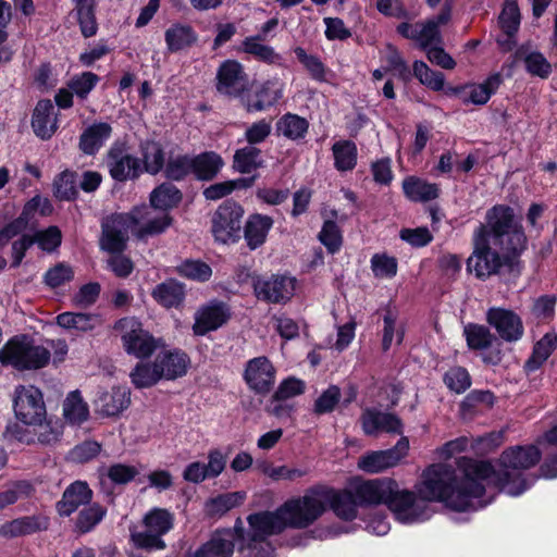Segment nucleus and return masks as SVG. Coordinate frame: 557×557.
Returning <instances> with one entry per match:
<instances>
[{
  "mask_svg": "<svg viewBox=\"0 0 557 557\" xmlns=\"http://www.w3.org/2000/svg\"><path fill=\"white\" fill-rule=\"evenodd\" d=\"M485 465L466 462L462 469L447 463H435L428 467L421 481L416 485L417 494L401 490L398 483L389 478L364 481L356 488L361 504H384L403 524L421 523L429 520L432 509L428 502H441L456 511L476 510L481 503L482 486L475 483L465 485L461 476L473 473L486 475Z\"/></svg>",
  "mask_w": 557,
  "mask_h": 557,
  "instance_id": "f257e3e1",
  "label": "nucleus"
},
{
  "mask_svg": "<svg viewBox=\"0 0 557 557\" xmlns=\"http://www.w3.org/2000/svg\"><path fill=\"white\" fill-rule=\"evenodd\" d=\"M486 223L472 235V253L467 259V271L480 280L500 273L503 268L519 271V257L527 248V236L513 210L504 205L486 212Z\"/></svg>",
  "mask_w": 557,
  "mask_h": 557,
  "instance_id": "f03ea898",
  "label": "nucleus"
},
{
  "mask_svg": "<svg viewBox=\"0 0 557 557\" xmlns=\"http://www.w3.org/2000/svg\"><path fill=\"white\" fill-rule=\"evenodd\" d=\"M541 459V451L534 445L516 446L506 449L500 458V469L495 471L487 461H476L468 458H461L457 461V468L462 469L466 462L475 465H485L488 468L486 475L473 473L461 476L467 487L475 483L482 486V495L490 485L497 486L500 491L510 496H519L525 492L535 481V478L525 474V470L534 467Z\"/></svg>",
  "mask_w": 557,
  "mask_h": 557,
  "instance_id": "7ed1b4c3",
  "label": "nucleus"
},
{
  "mask_svg": "<svg viewBox=\"0 0 557 557\" xmlns=\"http://www.w3.org/2000/svg\"><path fill=\"white\" fill-rule=\"evenodd\" d=\"M247 523L248 529H245L243 521L237 519L233 531L218 532L194 557H231L235 539L242 542L240 549H255L258 544L265 543L269 536L280 534L286 529L280 508L250 513Z\"/></svg>",
  "mask_w": 557,
  "mask_h": 557,
  "instance_id": "20e7f679",
  "label": "nucleus"
},
{
  "mask_svg": "<svg viewBox=\"0 0 557 557\" xmlns=\"http://www.w3.org/2000/svg\"><path fill=\"white\" fill-rule=\"evenodd\" d=\"M149 215V208L143 206L131 213L115 214L106 219L102 223L101 248L108 252L123 251L129 232L143 239L161 234L171 225L172 219L166 213L154 218Z\"/></svg>",
  "mask_w": 557,
  "mask_h": 557,
  "instance_id": "39448f33",
  "label": "nucleus"
},
{
  "mask_svg": "<svg viewBox=\"0 0 557 557\" xmlns=\"http://www.w3.org/2000/svg\"><path fill=\"white\" fill-rule=\"evenodd\" d=\"M325 494L322 486L308 490L304 495L293 497L281 505L280 512L286 529H307L324 513Z\"/></svg>",
  "mask_w": 557,
  "mask_h": 557,
  "instance_id": "423d86ee",
  "label": "nucleus"
},
{
  "mask_svg": "<svg viewBox=\"0 0 557 557\" xmlns=\"http://www.w3.org/2000/svg\"><path fill=\"white\" fill-rule=\"evenodd\" d=\"M48 348L37 345L35 341L21 335L11 338L0 349V362L17 370H37L46 367L50 361Z\"/></svg>",
  "mask_w": 557,
  "mask_h": 557,
  "instance_id": "0eeeda50",
  "label": "nucleus"
},
{
  "mask_svg": "<svg viewBox=\"0 0 557 557\" xmlns=\"http://www.w3.org/2000/svg\"><path fill=\"white\" fill-rule=\"evenodd\" d=\"M114 331L121 337L124 351L137 359H147L163 347L162 339L156 338L136 318L126 317L117 320Z\"/></svg>",
  "mask_w": 557,
  "mask_h": 557,
  "instance_id": "6e6552de",
  "label": "nucleus"
},
{
  "mask_svg": "<svg viewBox=\"0 0 557 557\" xmlns=\"http://www.w3.org/2000/svg\"><path fill=\"white\" fill-rule=\"evenodd\" d=\"M174 513L168 509L154 507L143 518L141 530L133 529L131 537L137 547L146 549H164L162 536L174 527Z\"/></svg>",
  "mask_w": 557,
  "mask_h": 557,
  "instance_id": "1a4fd4ad",
  "label": "nucleus"
},
{
  "mask_svg": "<svg viewBox=\"0 0 557 557\" xmlns=\"http://www.w3.org/2000/svg\"><path fill=\"white\" fill-rule=\"evenodd\" d=\"M106 166L116 182L133 181L143 173L141 160L123 141H114L106 153Z\"/></svg>",
  "mask_w": 557,
  "mask_h": 557,
  "instance_id": "9d476101",
  "label": "nucleus"
},
{
  "mask_svg": "<svg viewBox=\"0 0 557 557\" xmlns=\"http://www.w3.org/2000/svg\"><path fill=\"white\" fill-rule=\"evenodd\" d=\"M244 209L234 201H224L212 216V233L222 244L235 243L240 238Z\"/></svg>",
  "mask_w": 557,
  "mask_h": 557,
  "instance_id": "9b49d317",
  "label": "nucleus"
},
{
  "mask_svg": "<svg viewBox=\"0 0 557 557\" xmlns=\"http://www.w3.org/2000/svg\"><path fill=\"white\" fill-rule=\"evenodd\" d=\"M13 408L15 417L28 425H37L46 418L42 394L33 385H20L15 388Z\"/></svg>",
  "mask_w": 557,
  "mask_h": 557,
  "instance_id": "f8f14e48",
  "label": "nucleus"
},
{
  "mask_svg": "<svg viewBox=\"0 0 557 557\" xmlns=\"http://www.w3.org/2000/svg\"><path fill=\"white\" fill-rule=\"evenodd\" d=\"M255 296L269 304H285L295 293L296 280L286 275L261 276L253 281Z\"/></svg>",
  "mask_w": 557,
  "mask_h": 557,
  "instance_id": "ddd939ff",
  "label": "nucleus"
},
{
  "mask_svg": "<svg viewBox=\"0 0 557 557\" xmlns=\"http://www.w3.org/2000/svg\"><path fill=\"white\" fill-rule=\"evenodd\" d=\"M409 441L403 436L389 449L376 450L361 456L358 468L368 473H380L397 466L408 454Z\"/></svg>",
  "mask_w": 557,
  "mask_h": 557,
  "instance_id": "4468645a",
  "label": "nucleus"
},
{
  "mask_svg": "<svg viewBox=\"0 0 557 557\" xmlns=\"http://www.w3.org/2000/svg\"><path fill=\"white\" fill-rule=\"evenodd\" d=\"M275 377L276 370L267 357H256L246 363L244 380L258 395L269 394L275 384Z\"/></svg>",
  "mask_w": 557,
  "mask_h": 557,
  "instance_id": "2eb2a0df",
  "label": "nucleus"
},
{
  "mask_svg": "<svg viewBox=\"0 0 557 557\" xmlns=\"http://www.w3.org/2000/svg\"><path fill=\"white\" fill-rule=\"evenodd\" d=\"M486 319L505 342H518L524 334L521 318L511 310L491 308L486 313Z\"/></svg>",
  "mask_w": 557,
  "mask_h": 557,
  "instance_id": "dca6fc26",
  "label": "nucleus"
},
{
  "mask_svg": "<svg viewBox=\"0 0 557 557\" xmlns=\"http://www.w3.org/2000/svg\"><path fill=\"white\" fill-rule=\"evenodd\" d=\"M355 486L354 491L343 490L335 491L330 487L322 486V493L325 494L324 512L330 507L334 513L342 520L351 521L357 517L358 506H366L361 504Z\"/></svg>",
  "mask_w": 557,
  "mask_h": 557,
  "instance_id": "f3484780",
  "label": "nucleus"
},
{
  "mask_svg": "<svg viewBox=\"0 0 557 557\" xmlns=\"http://www.w3.org/2000/svg\"><path fill=\"white\" fill-rule=\"evenodd\" d=\"M95 410L102 417H117L131 405V391L126 386L99 389L94 400Z\"/></svg>",
  "mask_w": 557,
  "mask_h": 557,
  "instance_id": "a211bd4d",
  "label": "nucleus"
},
{
  "mask_svg": "<svg viewBox=\"0 0 557 557\" xmlns=\"http://www.w3.org/2000/svg\"><path fill=\"white\" fill-rule=\"evenodd\" d=\"M362 430L367 435H377L379 432L401 434L403 423L400 419L389 412L376 409H366L361 416Z\"/></svg>",
  "mask_w": 557,
  "mask_h": 557,
  "instance_id": "6ab92c4d",
  "label": "nucleus"
},
{
  "mask_svg": "<svg viewBox=\"0 0 557 557\" xmlns=\"http://www.w3.org/2000/svg\"><path fill=\"white\" fill-rule=\"evenodd\" d=\"M230 318V310L223 302H210L197 311L193 326L196 335H205L222 326Z\"/></svg>",
  "mask_w": 557,
  "mask_h": 557,
  "instance_id": "aec40b11",
  "label": "nucleus"
},
{
  "mask_svg": "<svg viewBox=\"0 0 557 557\" xmlns=\"http://www.w3.org/2000/svg\"><path fill=\"white\" fill-rule=\"evenodd\" d=\"M322 218L324 222L318 236L319 240L329 252L335 253L341 249L343 244L342 230L338 223H344L346 215L339 214L335 209H325L322 211Z\"/></svg>",
  "mask_w": 557,
  "mask_h": 557,
  "instance_id": "412c9836",
  "label": "nucleus"
},
{
  "mask_svg": "<svg viewBox=\"0 0 557 557\" xmlns=\"http://www.w3.org/2000/svg\"><path fill=\"white\" fill-rule=\"evenodd\" d=\"M246 75L239 62L227 60L223 62L218 71L216 88L221 94L236 95L244 89Z\"/></svg>",
  "mask_w": 557,
  "mask_h": 557,
  "instance_id": "4be33fe9",
  "label": "nucleus"
},
{
  "mask_svg": "<svg viewBox=\"0 0 557 557\" xmlns=\"http://www.w3.org/2000/svg\"><path fill=\"white\" fill-rule=\"evenodd\" d=\"M32 126L41 139H48L55 133L58 114L51 100L38 101L33 113Z\"/></svg>",
  "mask_w": 557,
  "mask_h": 557,
  "instance_id": "5701e85b",
  "label": "nucleus"
},
{
  "mask_svg": "<svg viewBox=\"0 0 557 557\" xmlns=\"http://www.w3.org/2000/svg\"><path fill=\"white\" fill-rule=\"evenodd\" d=\"M162 380H175L186 374L189 367L188 356L181 350L160 352L156 358Z\"/></svg>",
  "mask_w": 557,
  "mask_h": 557,
  "instance_id": "b1692460",
  "label": "nucleus"
},
{
  "mask_svg": "<svg viewBox=\"0 0 557 557\" xmlns=\"http://www.w3.org/2000/svg\"><path fill=\"white\" fill-rule=\"evenodd\" d=\"M92 491L88 484L83 481H76L69 485L63 492L61 500L57 504L58 512L61 516L69 517L82 505L91 500Z\"/></svg>",
  "mask_w": 557,
  "mask_h": 557,
  "instance_id": "393cba45",
  "label": "nucleus"
},
{
  "mask_svg": "<svg viewBox=\"0 0 557 557\" xmlns=\"http://www.w3.org/2000/svg\"><path fill=\"white\" fill-rule=\"evenodd\" d=\"M112 135V126L106 122H95L79 136V149L88 156L96 154Z\"/></svg>",
  "mask_w": 557,
  "mask_h": 557,
  "instance_id": "a878e982",
  "label": "nucleus"
},
{
  "mask_svg": "<svg viewBox=\"0 0 557 557\" xmlns=\"http://www.w3.org/2000/svg\"><path fill=\"white\" fill-rule=\"evenodd\" d=\"M273 223V219L269 215L253 213L248 216L244 226V237L251 250L264 244Z\"/></svg>",
  "mask_w": 557,
  "mask_h": 557,
  "instance_id": "bb28decb",
  "label": "nucleus"
},
{
  "mask_svg": "<svg viewBox=\"0 0 557 557\" xmlns=\"http://www.w3.org/2000/svg\"><path fill=\"white\" fill-rule=\"evenodd\" d=\"M36 209H40V213L46 214L50 211V203L39 196L32 198L25 206L23 214L0 231V248L25 230L27 220L23 215Z\"/></svg>",
  "mask_w": 557,
  "mask_h": 557,
  "instance_id": "cd10ccee",
  "label": "nucleus"
},
{
  "mask_svg": "<svg viewBox=\"0 0 557 557\" xmlns=\"http://www.w3.org/2000/svg\"><path fill=\"white\" fill-rule=\"evenodd\" d=\"M305 382L299 379L288 377L284 380L273 394L268 406V411L275 417L283 416L288 409L281 405V401L301 395L305 392Z\"/></svg>",
  "mask_w": 557,
  "mask_h": 557,
  "instance_id": "c85d7f7f",
  "label": "nucleus"
},
{
  "mask_svg": "<svg viewBox=\"0 0 557 557\" xmlns=\"http://www.w3.org/2000/svg\"><path fill=\"white\" fill-rule=\"evenodd\" d=\"M502 84V77L499 74L491 75L485 82L478 85H471L463 88L455 89L456 92H461L462 102L473 103L476 106L485 104L491 96Z\"/></svg>",
  "mask_w": 557,
  "mask_h": 557,
  "instance_id": "c756f323",
  "label": "nucleus"
},
{
  "mask_svg": "<svg viewBox=\"0 0 557 557\" xmlns=\"http://www.w3.org/2000/svg\"><path fill=\"white\" fill-rule=\"evenodd\" d=\"M151 296L160 306L166 309L178 308L185 299V285L176 280L169 278L156 285Z\"/></svg>",
  "mask_w": 557,
  "mask_h": 557,
  "instance_id": "7c9ffc66",
  "label": "nucleus"
},
{
  "mask_svg": "<svg viewBox=\"0 0 557 557\" xmlns=\"http://www.w3.org/2000/svg\"><path fill=\"white\" fill-rule=\"evenodd\" d=\"M438 186L417 176H408L403 181L405 196L416 202H426L438 197Z\"/></svg>",
  "mask_w": 557,
  "mask_h": 557,
  "instance_id": "2f4dec72",
  "label": "nucleus"
},
{
  "mask_svg": "<svg viewBox=\"0 0 557 557\" xmlns=\"http://www.w3.org/2000/svg\"><path fill=\"white\" fill-rule=\"evenodd\" d=\"M57 323L63 329L89 332L100 326L102 319L97 313L63 312L57 317Z\"/></svg>",
  "mask_w": 557,
  "mask_h": 557,
  "instance_id": "473e14b6",
  "label": "nucleus"
},
{
  "mask_svg": "<svg viewBox=\"0 0 557 557\" xmlns=\"http://www.w3.org/2000/svg\"><path fill=\"white\" fill-rule=\"evenodd\" d=\"M222 166L223 160L215 152H203L193 157V174L200 181L214 178Z\"/></svg>",
  "mask_w": 557,
  "mask_h": 557,
  "instance_id": "72a5a7b5",
  "label": "nucleus"
},
{
  "mask_svg": "<svg viewBox=\"0 0 557 557\" xmlns=\"http://www.w3.org/2000/svg\"><path fill=\"white\" fill-rule=\"evenodd\" d=\"M557 346V333H546L533 348L531 357L525 361L524 368L528 372L537 370L552 355Z\"/></svg>",
  "mask_w": 557,
  "mask_h": 557,
  "instance_id": "f704fd0d",
  "label": "nucleus"
},
{
  "mask_svg": "<svg viewBox=\"0 0 557 557\" xmlns=\"http://www.w3.org/2000/svg\"><path fill=\"white\" fill-rule=\"evenodd\" d=\"M129 379L132 384L140 389L151 387L162 380L156 359L136 363L129 373Z\"/></svg>",
  "mask_w": 557,
  "mask_h": 557,
  "instance_id": "c9c22d12",
  "label": "nucleus"
},
{
  "mask_svg": "<svg viewBox=\"0 0 557 557\" xmlns=\"http://www.w3.org/2000/svg\"><path fill=\"white\" fill-rule=\"evenodd\" d=\"M309 128V122L297 114L286 113L276 123V132L290 140L302 139Z\"/></svg>",
  "mask_w": 557,
  "mask_h": 557,
  "instance_id": "e433bc0d",
  "label": "nucleus"
},
{
  "mask_svg": "<svg viewBox=\"0 0 557 557\" xmlns=\"http://www.w3.org/2000/svg\"><path fill=\"white\" fill-rule=\"evenodd\" d=\"M63 416L71 424H82L89 417V409L78 391L71 392L63 401Z\"/></svg>",
  "mask_w": 557,
  "mask_h": 557,
  "instance_id": "4c0bfd02",
  "label": "nucleus"
},
{
  "mask_svg": "<svg viewBox=\"0 0 557 557\" xmlns=\"http://www.w3.org/2000/svg\"><path fill=\"white\" fill-rule=\"evenodd\" d=\"M334 166L337 171H351L357 164L358 150L350 140L336 141L332 147Z\"/></svg>",
  "mask_w": 557,
  "mask_h": 557,
  "instance_id": "58836bf2",
  "label": "nucleus"
},
{
  "mask_svg": "<svg viewBox=\"0 0 557 557\" xmlns=\"http://www.w3.org/2000/svg\"><path fill=\"white\" fill-rule=\"evenodd\" d=\"M261 35L246 37L242 42V50L264 63H275L280 60V55L268 45L262 44Z\"/></svg>",
  "mask_w": 557,
  "mask_h": 557,
  "instance_id": "ea45409f",
  "label": "nucleus"
},
{
  "mask_svg": "<svg viewBox=\"0 0 557 557\" xmlns=\"http://www.w3.org/2000/svg\"><path fill=\"white\" fill-rule=\"evenodd\" d=\"M182 200L180 189L170 183H163L156 187L150 194V203L153 208L168 210L176 207Z\"/></svg>",
  "mask_w": 557,
  "mask_h": 557,
  "instance_id": "a19ab883",
  "label": "nucleus"
},
{
  "mask_svg": "<svg viewBox=\"0 0 557 557\" xmlns=\"http://www.w3.org/2000/svg\"><path fill=\"white\" fill-rule=\"evenodd\" d=\"M516 58L524 62L525 70L531 75L547 78L552 73L550 63L541 52H527L523 48H520L516 52Z\"/></svg>",
  "mask_w": 557,
  "mask_h": 557,
  "instance_id": "79ce46f5",
  "label": "nucleus"
},
{
  "mask_svg": "<svg viewBox=\"0 0 557 557\" xmlns=\"http://www.w3.org/2000/svg\"><path fill=\"white\" fill-rule=\"evenodd\" d=\"M138 473L139 471L136 467L126 463H113L108 467H102L99 470L102 484H104L106 480L117 485L127 484L133 481Z\"/></svg>",
  "mask_w": 557,
  "mask_h": 557,
  "instance_id": "37998d69",
  "label": "nucleus"
},
{
  "mask_svg": "<svg viewBox=\"0 0 557 557\" xmlns=\"http://www.w3.org/2000/svg\"><path fill=\"white\" fill-rule=\"evenodd\" d=\"M263 163L261 150L248 145L236 150L234 154V166L243 174H249L260 168Z\"/></svg>",
  "mask_w": 557,
  "mask_h": 557,
  "instance_id": "c03bdc74",
  "label": "nucleus"
},
{
  "mask_svg": "<svg viewBox=\"0 0 557 557\" xmlns=\"http://www.w3.org/2000/svg\"><path fill=\"white\" fill-rule=\"evenodd\" d=\"M246 498L245 492L221 494L206 503V510L211 516H221L239 506Z\"/></svg>",
  "mask_w": 557,
  "mask_h": 557,
  "instance_id": "a18cd8bd",
  "label": "nucleus"
},
{
  "mask_svg": "<svg viewBox=\"0 0 557 557\" xmlns=\"http://www.w3.org/2000/svg\"><path fill=\"white\" fill-rule=\"evenodd\" d=\"M196 35L190 26L173 25L165 32V42L170 51H178L190 46Z\"/></svg>",
  "mask_w": 557,
  "mask_h": 557,
  "instance_id": "49530a36",
  "label": "nucleus"
},
{
  "mask_svg": "<svg viewBox=\"0 0 557 557\" xmlns=\"http://www.w3.org/2000/svg\"><path fill=\"white\" fill-rule=\"evenodd\" d=\"M463 334L469 348L482 350L491 346L494 336L490 330L483 325L468 324L463 329Z\"/></svg>",
  "mask_w": 557,
  "mask_h": 557,
  "instance_id": "de8ad7c7",
  "label": "nucleus"
},
{
  "mask_svg": "<svg viewBox=\"0 0 557 557\" xmlns=\"http://www.w3.org/2000/svg\"><path fill=\"white\" fill-rule=\"evenodd\" d=\"M106 509L99 504H92L82 509L76 518V529L81 533L91 531L106 516Z\"/></svg>",
  "mask_w": 557,
  "mask_h": 557,
  "instance_id": "09e8293b",
  "label": "nucleus"
},
{
  "mask_svg": "<svg viewBox=\"0 0 557 557\" xmlns=\"http://www.w3.org/2000/svg\"><path fill=\"white\" fill-rule=\"evenodd\" d=\"M164 174L172 181H181L193 174V157L187 154L171 157L164 166Z\"/></svg>",
  "mask_w": 557,
  "mask_h": 557,
  "instance_id": "8fccbe9b",
  "label": "nucleus"
},
{
  "mask_svg": "<svg viewBox=\"0 0 557 557\" xmlns=\"http://www.w3.org/2000/svg\"><path fill=\"white\" fill-rule=\"evenodd\" d=\"M40 525L37 519L25 517L7 522L0 527V535L5 537H15L24 534H30L39 530Z\"/></svg>",
  "mask_w": 557,
  "mask_h": 557,
  "instance_id": "3c124183",
  "label": "nucleus"
},
{
  "mask_svg": "<svg viewBox=\"0 0 557 557\" xmlns=\"http://www.w3.org/2000/svg\"><path fill=\"white\" fill-rule=\"evenodd\" d=\"M413 75L424 86L438 91L444 88L445 77L441 72L431 70L423 61L413 63Z\"/></svg>",
  "mask_w": 557,
  "mask_h": 557,
  "instance_id": "603ef678",
  "label": "nucleus"
},
{
  "mask_svg": "<svg viewBox=\"0 0 557 557\" xmlns=\"http://www.w3.org/2000/svg\"><path fill=\"white\" fill-rule=\"evenodd\" d=\"M76 175L71 171H63L53 182L54 196L60 200H72L77 196Z\"/></svg>",
  "mask_w": 557,
  "mask_h": 557,
  "instance_id": "864d4df0",
  "label": "nucleus"
},
{
  "mask_svg": "<svg viewBox=\"0 0 557 557\" xmlns=\"http://www.w3.org/2000/svg\"><path fill=\"white\" fill-rule=\"evenodd\" d=\"M177 273L189 280L206 282L212 275L211 268L199 260H185L176 268Z\"/></svg>",
  "mask_w": 557,
  "mask_h": 557,
  "instance_id": "5fc2aeb1",
  "label": "nucleus"
},
{
  "mask_svg": "<svg viewBox=\"0 0 557 557\" xmlns=\"http://www.w3.org/2000/svg\"><path fill=\"white\" fill-rule=\"evenodd\" d=\"M499 24L508 37L517 33L520 25V12L516 1H505L499 15Z\"/></svg>",
  "mask_w": 557,
  "mask_h": 557,
  "instance_id": "6e6d98bb",
  "label": "nucleus"
},
{
  "mask_svg": "<svg viewBox=\"0 0 557 557\" xmlns=\"http://www.w3.org/2000/svg\"><path fill=\"white\" fill-rule=\"evenodd\" d=\"M386 62V72H394V74L405 83L411 79L412 73L407 62L394 46H387Z\"/></svg>",
  "mask_w": 557,
  "mask_h": 557,
  "instance_id": "4d7b16f0",
  "label": "nucleus"
},
{
  "mask_svg": "<svg viewBox=\"0 0 557 557\" xmlns=\"http://www.w3.org/2000/svg\"><path fill=\"white\" fill-rule=\"evenodd\" d=\"M99 82V76L92 72H83L74 75L67 87L81 99H86Z\"/></svg>",
  "mask_w": 557,
  "mask_h": 557,
  "instance_id": "13d9d810",
  "label": "nucleus"
},
{
  "mask_svg": "<svg viewBox=\"0 0 557 557\" xmlns=\"http://www.w3.org/2000/svg\"><path fill=\"white\" fill-rule=\"evenodd\" d=\"M371 270L375 277L392 278L397 273V260L385 253H375L371 258Z\"/></svg>",
  "mask_w": 557,
  "mask_h": 557,
  "instance_id": "bf43d9fd",
  "label": "nucleus"
},
{
  "mask_svg": "<svg viewBox=\"0 0 557 557\" xmlns=\"http://www.w3.org/2000/svg\"><path fill=\"white\" fill-rule=\"evenodd\" d=\"M261 471L273 481H295L307 474V470L301 468H290L288 466L274 467L269 463H263Z\"/></svg>",
  "mask_w": 557,
  "mask_h": 557,
  "instance_id": "052dcab7",
  "label": "nucleus"
},
{
  "mask_svg": "<svg viewBox=\"0 0 557 557\" xmlns=\"http://www.w3.org/2000/svg\"><path fill=\"white\" fill-rule=\"evenodd\" d=\"M73 277V268L70 264L60 262L45 273L44 282L50 288H57L71 282Z\"/></svg>",
  "mask_w": 557,
  "mask_h": 557,
  "instance_id": "680f3d73",
  "label": "nucleus"
},
{
  "mask_svg": "<svg viewBox=\"0 0 557 557\" xmlns=\"http://www.w3.org/2000/svg\"><path fill=\"white\" fill-rule=\"evenodd\" d=\"M444 382L450 391L457 394L465 392L471 385L468 371L461 367L449 369L444 375Z\"/></svg>",
  "mask_w": 557,
  "mask_h": 557,
  "instance_id": "e2e57ef3",
  "label": "nucleus"
},
{
  "mask_svg": "<svg viewBox=\"0 0 557 557\" xmlns=\"http://www.w3.org/2000/svg\"><path fill=\"white\" fill-rule=\"evenodd\" d=\"M294 52L299 62L307 69L311 77L315 81L325 79V69L321 60L312 54H308L301 47H296Z\"/></svg>",
  "mask_w": 557,
  "mask_h": 557,
  "instance_id": "0e129e2a",
  "label": "nucleus"
},
{
  "mask_svg": "<svg viewBox=\"0 0 557 557\" xmlns=\"http://www.w3.org/2000/svg\"><path fill=\"white\" fill-rule=\"evenodd\" d=\"M75 11L84 37L96 35L98 26L94 12V3L75 5Z\"/></svg>",
  "mask_w": 557,
  "mask_h": 557,
  "instance_id": "69168bd1",
  "label": "nucleus"
},
{
  "mask_svg": "<svg viewBox=\"0 0 557 557\" xmlns=\"http://www.w3.org/2000/svg\"><path fill=\"white\" fill-rule=\"evenodd\" d=\"M341 399V389L331 385L314 401L313 412L317 414H325L332 412Z\"/></svg>",
  "mask_w": 557,
  "mask_h": 557,
  "instance_id": "338daca9",
  "label": "nucleus"
},
{
  "mask_svg": "<svg viewBox=\"0 0 557 557\" xmlns=\"http://www.w3.org/2000/svg\"><path fill=\"white\" fill-rule=\"evenodd\" d=\"M145 171L150 174L159 173L164 165V153L158 144H148L144 151Z\"/></svg>",
  "mask_w": 557,
  "mask_h": 557,
  "instance_id": "774afa93",
  "label": "nucleus"
}]
</instances>
